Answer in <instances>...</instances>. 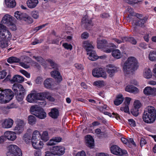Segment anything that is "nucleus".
<instances>
[{
	"instance_id": "1",
	"label": "nucleus",
	"mask_w": 156,
	"mask_h": 156,
	"mask_svg": "<svg viewBox=\"0 0 156 156\" xmlns=\"http://www.w3.org/2000/svg\"><path fill=\"white\" fill-rule=\"evenodd\" d=\"M139 66L137 59L134 57H129L123 66V71L126 75L132 74L136 70Z\"/></svg>"
},
{
	"instance_id": "2",
	"label": "nucleus",
	"mask_w": 156,
	"mask_h": 156,
	"mask_svg": "<svg viewBox=\"0 0 156 156\" xmlns=\"http://www.w3.org/2000/svg\"><path fill=\"white\" fill-rule=\"evenodd\" d=\"M143 119L146 123L151 124L154 123L156 119V110L155 108L152 106H148L146 108Z\"/></svg>"
},
{
	"instance_id": "3",
	"label": "nucleus",
	"mask_w": 156,
	"mask_h": 156,
	"mask_svg": "<svg viewBox=\"0 0 156 156\" xmlns=\"http://www.w3.org/2000/svg\"><path fill=\"white\" fill-rule=\"evenodd\" d=\"M0 91H2L0 93V104H5L11 100L14 95L13 92L9 89L2 90L0 88Z\"/></svg>"
},
{
	"instance_id": "4",
	"label": "nucleus",
	"mask_w": 156,
	"mask_h": 156,
	"mask_svg": "<svg viewBox=\"0 0 156 156\" xmlns=\"http://www.w3.org/2000/svg\"><path fill=\"white\" fill-rule=\"evenodd\" d=\"M97 47L99 49H104V51L106 53H109L111 52L112 49L108 48L116 47V45L113 43L108 44L105 40H98L97 41Z\"/></svg>"
},
{
	"instance_id": "5",
	"label": "nucleus",
	"mask_w": 156,
	"mask_h": 156,
	"mask_svg": "<svg viewBox=\"0 0 156 156\" xmlns=\"http://www.w3.org/2000/svg\"><path fill=\"white\" fill-rule=\"evenodd\" d=\"M7 156H22V153L20 149L16 145L11 144L7 147L6 153Z\"/></svg>"
},
{
	"instance_id": "6",
	"label": "nucleus",
	"mask_w": 156,
	"mask_h": 156,
	"mask_svg": "<svg viewBox=\"0 0 156 156\" xmlns=\"http://www.w3.org/2000/svg\"><path fill=\"white\" fill-rule=\"evenodd\" d=\"M13 20L12 17L8 14H6L2 18L1 23L8 26H12L13 27V29L11 27L10 28L13 30H15L16 29V27L13 24Z\"/></svg>"
},
{
	"instance_id": "7",
	"label": "nucleus",
	"mask_w": 156,
	"mask_h": 156,
	"mask_svg": "<svg viewBox=\"0 0 156 156\" xmlns=\"http://www.w3.org/2000/svg\"><path fill=\"white\" fill-rule=\"evenodd\" d=\"M25 124V123L23 120L20 119L17 120L16 125L13 129L16 134H19L23 133Z\"/></svg>"
},
{
	"instance_id": "8",
	"label": "nucleus",
	"mask_w": 156,
	"mask_h": 156,
	"mask_svg": "<svg viewBox=\"0 0 156 156\" xmlns=\"http://www.w3.org/2000/svg\"><path fill=\"white\" fill-rule=\"evenodd\" d=\"M11 37H12L11 34L6 27L0 23V37H6L9 39Z\"/></svg>"
},
{
	"instance_id": "9",
	"label": "nucleus",
	"mask_w": 156,
	"mask_h": 156,
	"mask_svg": "<svg viewBox=\"0 0 156 156\" xmlns=\"http://www.w3.org/2000/svg\"><path fill=\"white\" fill-rule=\"evenodd\" d=\"M94 44L91 43H88V59L92 61H94L97 59L98 56L94 50Z\"/></svg>"
},
{
	"instance_id": "10",
	"label": "nucleus",
	"mask_w": 156,
	"mask_h": 156,
	"mask_svg": "<svg viewBox=\"0 0 156 156\" xmlns=\"http://www.w3.org/2000/svg\"><path fill=\"white\" fill-rule=\"evenodd\" d=\"M111 153L115 155L122 156L127 153L125 150H122L118 146L114 145L112 146L110 149Z\"/></svg>"
},
{
	"instance_id": "11",
	"label": "nucleus",
	"mask_w": 156,
	"mask_h": 156,
	"mask_svg": "<svg viewBox=\"0 0 156 156\" xmlns=\"http://www.w3.org/2000/svg\"><path fill=\"white\" fill-rule=\"evenodd\" d=\"M4 140L7 139L8 140L11 141H14L17 138L16 134L14 131H8L5 132L3 136Z\"/></svg>"
},
{
	"instance_id": "12",
	"label": "nucleus",
	"mask_w": 156,
	"mask_h": 156,
	"mask_svg": "<svg viewBox=\"0 0 156 156\" xmlns=\"http://www.w3.org/2000/svg\"><path fill=\"white\" fill-rule=\"evenodd\" d=\"M93 75L96 77H102L105 79L107 77V75L105 71L102 68L96 69L92 71Z\"/></svg>"
},
{
	"instance_id": "13",
	"label": "nucleus",
	"mask_w": 156,
	"mask_h": 156,
	"mask_svg": "<svg viewBox=\"0 0 156 156\" xmlns=\"http://www.w3.org/2000/svg\"><path fill=\"white\" fill-rule=\"evenodd\" d=\"M65 148L62 146H55L53 147V152L54 154L58 156L62 155L65 152Z\"/></svg>"
},
{
	"instance_id": "14",
	"label": "nucleus",
	"mask_w": 156,
	"mask_h": 156,
	"mask_svg": "<svg viewBox=\"0 0 156 156\" xmlns=\"http://www.w3.org/2000/svg\"><path fill=\"white\" fill-rule=\"evenodd\" d=\"M14 121L10 118H7L4 119L2 125L3 128L9 129L11 128L13 125Z\"/></svg>"
},
{
	"instance_id": "15",
	"label": "nucleus",
	"mask_w": 156,
	"mask_h": 156,
	"mask_svg": "<svg viewBox=\"0 0 156 156\" xmlns=\"http://www.w3.org/2000/svg\"><path fill=\"white\" fill-rule=\"evenodd\" d=\"M143 92L145 95L154 96L156 95V88L147 87L144 89Z\"/></svg>"
},
{
	"instance_id": "16",
	"label": "nucleus",
	"mask_w": 156,
	"mask_h": 156,
	"mask_svg": "<svg viewBox=\"0 0 156 156\" xmlns=\"http://www.w3.org/2000/svg\"><path fill=\"white\" fill-rule=\"evenodd\" d=\"M44 84L46 88L49 89H53L56 85L54 80L51 78L45 80L44 81Z\"/></svg>"
},
{
	"instance_id": "17",
	"label": "nucleus",
	"mask_w": 156,
	"mask_h": 156,
	"mask_svg": "<svg viewBox=\"0 0 156 156\" xmlns=\"http://www.w3.org/2000/svg\"><path fill=\"white\" fill-rule=\"evenodd\" d=\"M134 106L135 109L132 110L131 112L133 115L136 116L138 115V109L141 107V104L139 100H136L134 103Z\"/></svg>"
},
{
	"instance_id": "18",
	"label": "nucleus",
	"mask_w": 156,
	"mask_h": 156,
	"mask_svg": "<svg viewBox=\"0 0 156 156\" xmlns=\"http://www.w3.org/2000/svg\"><path fill=\"white\" fill-rule=\"evenodd\" d=\"M35 91H32L26 97L27 101L30 103H34L36 102Z\"/></svg>"
},
{
	"instance_id": "19",
	"label": "nucleus",
	"mask_w": 156,
	"mask_h": 156,
	"mask_svg": "<svg viewBox=\"0 0 156 156\" xmlns=\"http://www.w3.org/2000/svg\"><path fill=\"white\" fill-rule=\"evenodd\" d=\"M107 72L111 77H112L114 75V73L118 71L119 69L118 67L112 65H108L107 66Z\"/></svg>"
},
{
	"instance_id": "20",
	"label": "nucleus",
	"mask_w": 156,
	"mask_h": 156,
	"mask_svg": "<svg viewBox=\"0 0 156 156\" xmlns=\"http://www.w3.org/2000/svg\"><path fill=\"white\" fill-rule=\"evenodd\" d=\"M125 90L130 93L136 94L139 92V90L136 87L130 85H127L125 88Z\"/></svg>"
},
{
	"instance_id": "21",
	"label": "nucleus",
	"mask_w": 156,
	"mask_h": 156,
	"mask_svg": "<svg viewBox=\"0 0 156 156\" xmlns=\"http://www.w3.org/2000/svg\"><path fill=\"white\" fill-rule=\"evenodd\" d=\"M23 62L20 63V66L25 69L28 68L30 67L29 63L30 62L31 59L28 57L24 56L23 57Z\"/></svg>"
},
{
	"instance_id": "22",
	"label": "nucleus",
	"mask_w": 156,
	"mask_h": 156,
	"mask_svg": "<svg viewBox=\"0 0 156 156\" xmlns=\"http://www.w3.org/2000/svg\"><path fill=\"white\" fill-rule=\"evenodd\" d=\"M143 76L144 78L147 79L151 78L152 76V73L151 69L149 68H145L143 70Z\"/></svg>"
},
{
	"instance_id": "23",
	"label": "nucleus",
	"mask_w": 156,
	"mask_h": 156,
	"mask_svg": "<svg viewBox=\"0 0 156 156\" xmlns=\"http://www.w3.org/2000/svg\"><path fill=\"white\" fill-rule=\"evenodd\" d=\"M51 75L58 82H60L62 80V76L59 72L57 70L52 71L51 73Z\"/></svg>"
},
{
	"instance_id": "24",
	"label": "nucleus",
	"mask_w": 156,
	"mask_h": 156,
	"mask_svg": "<svg viewBox=\"0 0 156 156\" xmlns=\"http://www.w3.org/2000/svg\"><path fill=\"white\" fill-rule=\"evenodd\" d=\"M62 140L61 137H53L47 143V144L49 146L53 145L61 142Z\"/></svg>"
},
{
	"instance_id": "25",
	"label": "nucleus",
	"mask_w": 156,
	"mask_h": 156,
	"mask_svg": "<svg viewBox=\"0 0 156 156\" xmlns=\"http://www.w3.org/2000/svg\"><path fill=\"white\" fill-rule=\"evenodd\" d=\"M11 38V37L9 39H8L6 37L4 38L0 37L1 39L0 40V47L2 48H4L8 47L9 43V41L10 40Z\"/></svg>"
},
{
	"instance_id": "26",
	"label": "nucleus",
	"mask_w": 156,
	"mask_h": 156,
	"mask_svg": "<svg viewBox=\"0 0 156 156\" xmlns=\"http://www.w3.org/2000/svg\"><path fill=\"white\" fill-rule=\"evenodd\" d=\"M32 145L33 147L37 149H39L42 148L44 144L41 141H39L38 140L31 141Z\"/></svg>"
},
{
	"instance_id": "27",
	"label": "nucleus",
	"mask_w": 156,
	"mask_h": 156,
	"mask_svg": "<svg viewBox=\"0 0 156 156\" xmlns=\"http://www.w3.org/2000/svg\"><path fill=\"white\" fill-rule=\"evenodd\" d=\"M38 3V0H27V5L30 9L35 8Z\"/></svg>"
},
{
	"instance_id": "28",
	"label": "nucleus",
	"mask_w": 156,
	"mask_h": 156,
	"mask_svg": "<svg viewBox=\"0 0 156 156\" xmlns=\"http://www.w3.org/2000/svg\"><path fill=\"white\" fill-rule=\"evenodd\" d=\"M59 114L58 110L55 108H52L49 113V116L53 119L57 118L59 115Z\"/></svg>"
},
{
	"instance_id": "29",
	"label": "nucleus",
	"mask_w": 156,
	"mask_h": 156,
	"mask_svg": "<svg viewBox=\"0 0 156 156\" xmlns=\"http://www.w3.org/2000/svg\"><path fill=\"white\" fill-rule=\"evenodd\" d=\"M41 108L37 105H33L30 107V111L32 114L36 116Z\"/></svg>"
},
{
	"instance_id": "30",
	"label": "nucleus",
	"mask_w": 156,
	"mask_h": 156,
	"mask_svg": "<svg viewBox=\"0 0 156 156\" xmlns=\"http://www.w3.org/2000/svg\"><path fill=\"white\" fill-rule=\"evenodd\" d=\"M123 100L122 95L119 94L116 96V98L114 101V104L116 105H119L122 102Z\"/></svg>"
},
{
	"instance_id": "31",
	"label": "nucleus",
	"mask_w": 156,
	"mask_h": 156,
	"mask_svg": "<svg viewBox=\"0 0 156 156\" xmlns=\"http://www.w3.org/2000/svg\"><path fill=\"white\" fill-rule=\"evenodd\" d=\"M40 138H41V134L40 132L37 130L34 131L32 133L31 141L38 140Z\"/></svg>"
},
{
	"instance_id": "32",
	"label": "nucleus",
	"mask_w": 156,
	"mask_h": 156,
	"mask_svg": "<svg viewBox=\"0 0 156 156\" xmlns=\"http://www.w3.org/2000/svg\"><path fill=\"white\" fill-rule=\"evenodd\" d=\"M149 59L152 62L156 61V51H151L148 55Z\"/></svg>"
},
{
	"instance_id": "33",
	"label": "nucleus",
	"mask_w": 156,
	"mask_h": 156,
	"mask_svg": "<svg viewBox=\"0 0 156 156\" xmlns=\"http://www.w3.org/2000/svg\"><path fill=\"white\" fill-rule=\"evenodd\" d=\"M47 114L43 109L41 108L36 116L40 119H43L46 117Z\"/></svg>"
},
{
	"instance_id": "34",
	"label": "nucleus",
	"mask_w": 156,
	"mask_h": 156,
	"mask_svg": "<svg viewBox=\"0 0 156 156\" xmlns=\"http://www.w3.org/2000/svg\"><path fill=\"white\" fill-rule=\"evenodd\" d=\"M5 4L9 8H12L16 5L15 0H5Z\"/></svg>"
},
{
	"instance_id": "35",
	"label": "nucleus",
	"mask_w": 156,
	"mask_h": 156,
	"mask_svg": "<svg viewBox=\"0 0 156 156\" xmlns=\"http://www.w3.org/2000/svg\"><path fill=\"white\" fill-rule=\"evenodd\" d=\"M122 141L124 144L127 145L129 144H133L135 145V143L133 141V138H129V139H126L123 137L121 138Z\"/></svg>"
},
{
	"instance_id": "36",
	"label": "nucleus",
	"mask_w": 156,
	"mask_h": 156,
	"mask_svg": "<svg viewBox=\"0 0 156 156\" xmlns=\"http://www.w3.org/2000/svg\"><path fill=\"white\" fill-rule=\"evenodd\" d=\"M36 101L37 100H43L45 98L46 92L37 93L35 91Z\"/></svg>"
},
{
	"instance_id": "37",
	"label": "nucleus",
	"mask_w": 156,
	"mask_h": 156,
	"mask_svg": "<svg viewBox=\"0 0 156 156\" xmlns=\"http://www.w3.org/2000/svg\"><path fill=\"white\" fill-rule=\"evenodd\" d=\"M112 55L114 58L117 59L121 58L122 56L121 52L119 49L113 50L112 52Z\"/></svg>"
},
{
	"instance_id": "38",
	"label": "nucleus",
	"mask_w": 156,
	"mask_h": 156,
	"mask_svg": "<svg viewBox=\"0 0 156 156\" xmlns=\"http://www.w3.org/2000/svg\"><path fill=\"white\" fill-rule=\"evenodd\" d=\"M88 25V16L85 15L82 18L81 21V26L82 27L86 28Z\"/></svg>"
},
{
	"instance_id": "39",
	"label": "nucleus",
	"mask_w": 156,
	"mask_h": 156,
	"mask_svg": "<svg viewBox=\"0 0 156 156\" xmlns=\"http://www.w3.org/2000/svg\"><path fill=\"white\" fill-rule=\"evenodd\" d=\"M12 81L18 83H21L24 81V78L23 76H21L16 75H15L13 77Z\"/></svg>"
},
{
	"instance_id": "40",
	"label": "nucleus",
	"mask_w": 156,
	"mask_h": 156,
	"mask_svg": "<svg viewBox=\"0 0 156 156\" xmlns=\"http://www.w3.org/2000/svg\"><path fill=\"white\" fill-rule=\"evenodd\" d=\"M94 146V140L91 136L88 135V147L93 148Z\"/></svg>"
},
{
	"instance_id": "41",
	"label": "nucleus",
	"mask_w": 156,
	"mask_h": 156,
	"mask_svg": "<svg viewBox=\"0 0 156 156\" xmlns=\"http://www.w3.org/2000/svg\"><path fill=\"white\" fill-rule=\"evenodd\" d=\"M26 13H22L21 12L17 11L15 13L14 16L18 20H23L25 16Z\"/></svg>"
},
{
	"instance_id": "42",
	"label": "nucleus",
	"mask_w": 156,
	"mask_h": 156,
	"mask_svg": "<svg viewBox=\"0 0 156 156\" xmlns=\"http://www.w3.org/2000/svg\"><path fill=\"white\" fill-rule=\"evenodd\" d=\"M35 117L33 115H30L28 117V123L30 125H33L35 124L36 122Z\"/></svg>"
},
{
	"instance_id": "43",
	"label": "nucleus",
	"mask_w": 156,
	"mask_h": 156,
	"mask_svg": "<svg viewBox=\"0 0 156 156\" xmlns=\"http://www.w3.org/2000/svg\"><path fill=\"white\" fill-rule=\"evenodd\" d=\"M122 41L123 42L128 41L133 44H136L137 43L136 40L133 37H124L122 39Z\"/></svg>"
},
{
	"instance_id": "44",
	"label": "nucleus",
	"mask_w": 156,
	"mask_h": 156,
	"mask_svg": "<svg viewBox=\"0 0 156 156\" xmlns=\"http://www.w3.org/2000/svg\"><path fill=\"white\" fill-rule=\"evenodd\" d=\"M41 138L45 142L48 141L49 139L48 132L46 131H44L42 135H41Z\"/></svg>"
},
{
	"instance_id": "45",
	"label": "nucleus",
	"mask_w": 156,
	"mask_h": 156,
	"mask_svg": "<svg viewBox=\"0 0 156 156\" xmlns=\"http://www.w3.org/2000/svg\"><path fill=\"white\" fill-rule=\"evenodd\" d=\"M20 59L16 57H11L9 58L7 60V62L9 63L18 62Z\"/></svg>"
},
{
	"instance_id": "46",
	"label": "nucleus",
	"mask_w": 156,
	"mask_h": 156,
	"mask_svg": "<svg viewBox=\"0 0 156 156\" xmlns=\"http://www.w3.org/2000/svg\"><path fill=\"white\" fill-rule=\"evenodd\" d=\"M88 130L87 128H86L83 130V134L84 135V141L87 145L88 144Z\"/></svg>"
},
{
	"instance_id": "47",
	"label": "nucleus",
	"mask_w": 156,
	"mask_h": 156,
	"mask_svg": "<svg viewBox=\"0 0 156 156\" xmlns=\"http://www.w3.org/2000/svg\"><path fill=\"white\" fill-rule=\"evenodd\" d=\"M94 84L98 87H101L104 86L105 84L103 80H97L94 82Z\"/></svg>"
},
{
	"instance_id": "48",
	"label": "nucleus",
	"mask_w": 156,
	"mask_h": 156,
	"mask_svg": "<svg viewBox=\"0 0 156 156\" xmlns=\"http://www.w3.org/2000/svg\"><path fill=\"white\" fill-rule=\"evenodd\" d=\"M24 15L25 16L23 19L24 20L28 23H33V20L30 17L28 16L26 14Z\"/></svg>"
},
{
	"instance_id": "49",
	"label": "nucleus",
	"mask_w": 156,
	"mask_h": 156,
	"mask_svg": "<svg viewBox=\"0 0 156 156\" xmlns=\"http://www.w3.org/2000/svg\"><path fill=\"white\" fill-rule=\"evenodd\" d=\"M31 138L30 136L27 133L25 134L23 136V139L27 143H28L31 140Z\"/></svg>"
},
{
	"instance_id": "50",
	"label": "nucleus",
	"mask_w": 156,
	"mask_h": 156,
	"mask_svg": "<svg viewBox=\"0 0 156 156\" xmlns=\"http://www.w3.org/2000/svg\"><path fill=\"white\" fill-rule=\"evenodd\" d=\"M46 94L45 98H46L47 99L50 101H55V98L49 92H46Z\"/></svg>"
},
{
	"instance_id": "51",
	"label": "nucleus",
	"mask_w": 156,
	"mask_h": 156,
	"mask_svg": "<svg viewBox=\"0 0 156 156\" xmlns=\"http://www.w3.org/2000/svg\"><path fill=\"white\" fill-rule=\"evenodd\" d=\"M146 19L145 18H143V19H140L138 22H136L135 25L141 27L143 26V25L146 22Z\"/></svg>"
},
{
	"instance_id": "52",
	"label": "nucleus",
	"mask_w": 156,
	"mask_h": 156,
	"mask_svg": "<svg viewBox=\"0 0 156 156\" xmlns=\"http://www.w3.org/2000/svg\"><path fill=\"white\" fill-rule=\"evenodd\" d=\"M24 94H22L21 93H20L19 94H18L16 96V99L18 101H22L24 98Z\"/></svg>"
},
{
	"instance_id": "53",
	"label": "nucleus",
	"mask_w": 156,
	"mask_h": 156,
	"mask_svg": "<svg viewBox=\"0 0 156 156\" xmlns=\"http://www.w3.org/2000/svg\"><path fill=\"white\" fill-rule=\"evenodd\" d=\"M46 61L50 64L51 66L52 67V68L56 69L57 68V65L52 60L48 59Z\"/></svg>"
},
{
	"instance_id": "54",
	"label": "nucleus",
	"mask_w": 156,
	"mask_h": 156,
	"mask_svg": "<svg viewBox=\"0 0 156 156\" xmlns=\"http://www.w3.org/2000/svg\"><path fill=\"white\" fill-rule=\"evenodd\" d=\"M102 107H103V109H104V113L105 115H108L111 117L112 116V115L110 113L106 111V110H108L109 108L106 105H104Z\"/></svg>"
},
{
	"instance_id": "55",
	"label": "nucleus",
	"mask_w": 156,
	"mask_h": 156,
	"mask_svg": "<svg viewBox=\"0 0 156 156\" xmlns=\"http://www.w3.org/2000/svg\"><path fill=\"white\" fill-rule=\"evenodd\" d=\"M63 46L65 49L68 50L69 49L70 50H71L73 48V46L71 44H68L66 43L63 44Z\"/></svg>"
},
{
	"instance_id": "56",
	"label": "nucleus",
	"mask_w": 156,
	"mask_h": 156,
	"mask_svg": "<svg viewBox=\"0 0 156 156\" xmlns=\"http://www.w3.org/2000/svg\"><path fill=\"white\" fill-rule=\"evenodd\" d=\"M82 47L87 51V54H88V41H83L82 43Z\"/></svg>"
},
{
	"instance_id": "57",
	"label": "nucleus",
	"mask_w": 156,
	"mask_h": 156,
	"mask_svg": "<svg viewBox=\"0 0 156 156\" xmlns=\"http://www.w3.org/2000/svg\"><path fill=\"white\" fill-rule=\"evenodd\" d=\"M120 110L123 111L125 112L128 113L129 112V106L127 105H125L124 106L120 108Z\"/></svg>"
},
{
	"instance_id": "58",
	"label": "nucleus",
	"mask_w": 156,
	"mask_h": 156,
	"mask_svg": "<svg viewBox=\"0 0 156 156\" xmlns=\"http://www.w3.org/2000/svg\"><path fill=\"white\" fill-rule=\"evenodd\" d=\"M20 72L23 74L27 78H30V74L29 73H28L26 71L24 70H21Z\"/></svg>"
},
{
	"instance_id": "59",
	"label": "nucleus",
	"mask_w": 156,
	"mask_h": 156,
	"mask_svg": "<svg viewBox=\"0 0 156 156\" xmlns=\"http://www.w3.org/2000/svg\"><path fill=\"white\" fill-rule=\"evenodd\" d=\"M18 89L19 91L22 92V94H25V93L26 91L25 89L24 88L23 86L20 84H18Z\"/></svg>"
},
{
	"instance_id": "60",
	"label": "nucleus",
	"mask_w": 156,
	"mask_h": 156,
	"mask_svg": "<svg viewBox=\"0 0 156 156\" xmlns=\"http://www.w3.org/2000/svg\"><path fill=\"white\" fill-rule=\"evenodd\" d=\"M32 16L35 19L38 18L39 15L38 12L36 11H33L31 13Z\"/></svg>"
},
{
	"instance_id": "61",
	"label": "nucleus",
	"mask_w": 156,
	"mask_h": 156,
	"mask_svg": "<svg viewBox=\"0 0 156 156\" xmlns=\"http://www.w3.org/2000/svg\"><path fill=\"white\" fill-rule=\"evenodd\" d=\"M18 84L15 83V84H14L12 86V89L15 94H18Z\"/></svg>"
},
{
	"instance_id": "62",
	"label": "nucleus",
	"mask_w": 156,
	"mask_h": 156,
	"mask_svg": "<svg viewBox=\"0 0 156 156\" xmlns=\"http://www.w3.org/2000/svg\"><path fill=\"white\" fill-rule=\"evenodd\" d=\"M7 74L5 70L0 71V79L4 78Z\"/></svg>"
},
{
	"instance_id": "63",
	"label": "nucleus",
	"mask_w": 156,
	"mask_h": 156,
	"mask_svg": "<svg viewBox=\"0 0 156 156\" xmlns=\"http://www.w3.org/2000/svg\"><path fill=\"white\" fill-rule=\"evenodd\" d=\"M129 123L131 126L135 127L136 126V122L135 121L132 119H130L128 120Z\"/></svg>"
},
{
	"instance_id": "64",
	"label": "nucleus",
	"mask_w": 156,
	"mask_h": 156,
	"mask_svg": "<svg viewBox=\"0 0 156 156\" xmlns=\"http://www.w3.org/2000/svg\"><path fill=\"white\" fill-rule=\"evenodd\" d=\"M76 156H87L85 152L83 151L78 152L76 154Z\"/></svg>"
}]
</instances>
